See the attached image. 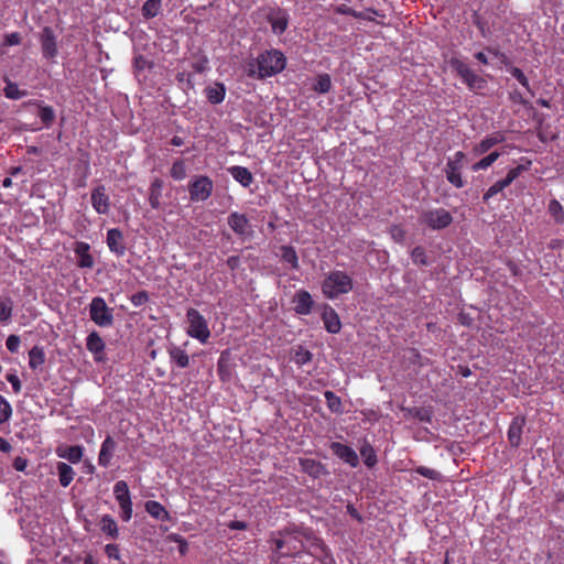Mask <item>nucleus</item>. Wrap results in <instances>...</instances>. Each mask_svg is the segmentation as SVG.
Returning <instances> with one entry per match:
<instances>
[{
  "instance_id": "6",
  "label": "nucleus",
  "mask_w": 564,
  "mask_h": 564,
  "mask_svg": "<svg viewBox=\"0 0 564 564\" xmlns=\"http://www.w3.org/2000/svg\"><path fill=\"white\" fill-rule=\"evenodd\" d=\"M187 189L192 202H205L213 194L214 182L207 175H194L187 184Z\"/></svg>"
},
{
  "instance_id": "32",
  "label": "nucleus",
  "mask_w": 564,
  "mask_h": 564,
  "mask_svg": "<svg viewBox=\"0 0 564 564\" xmlns=\"http://www.w3.org/2000/svg\"><path fill=\"white\" fill-rule=\"evenodd\" d=\"M324 397L326 400L327 408L330 412L341 414L343 413V402L341 399L336 395L333 391H325Z\"/></svg>"
},
{
  "instance_id": "23",
  "label": "nucleus",
  "mask_w": 564,
  "mask_h": 564,
  "mask_svg": "<svg viewBox=\"0 0 564 564\" xmlns=\"http://www.w3.org/2000/svg\"><path fill=\"white\" fill-rule=\"evenodd\" d=\"M144 508L145 511L155 520L163 522L171 520L170 512L159 501L149 500L145 502Z\"/></svg>"
},
{
  "instance_id": "43",
  "label": "nucleus",
  "mask_w": 564,
  "mask_h": 564,
  "mask_svg": "<svg viewBox=\"0 0 564 564\" xmlns=\"http://www.w3.org/2000/svg\"><path fill=\"white\" fill-rule=\"evenodd\" d=\"M217 372L221 381H228L230 379L231 372L228 360L225 358V352H223L218 359Z\"/></svg>"
},
{
  "instance_id": "34",
  "label": "nucleus",
  "mask_w": 564,
  "mask_h": 564,
  "mask_svg": "<svg viewBox=\"0 0 564 564\" xmlns=\"http://www.w3.org/2000/svg\"><path fill=\"white\" fill-rule=\"evenodd\" d=\"M530 166H531V161L525 160V163L519 164L516 167L510 169L508 171L506 177L502 180L509 186V185H511V183L513 181H516L521 175V173L528 171L530 169Z\"/></svg>"
},
{
  "instance_id": "56",
  "label": "nucleus",
  "mask_w": 564,
  "mask_h": 564,
  "mask_svg": "<svg viewBox=\"0 0 564 564\" xmlns=\"http://www.w3.org/2000/svg\"><path fill=\"white\" fill-rule=\"evenodd\" d=\"M21 35L18 32H12L9 34H6L4 36V45L7 46H13L19 45L21 43Z\"/></svg>"
},
{
  "instance_id": "21",
  "label": "nucleus",
  "mask_w": 564,
  "mask_h": 564,
  "mask_svg": "<svg viewBox=\"0 0 564 564\" xmlns=\"http://www.w3.org/2000/svg\"><path fill=\"white\" fill-rule=\"evenodd\" d=\"M90 317L99 326L106 325V302L101 297H95L90 304Z\"/></svg>"
},
{
  "instance_id": "22",
  "label": "nucleus",
  "mask_w": 564,
  "mask_h": 564,
  "mask_svg": "<svg viewBox=\"0 0 564 564\" xmlns=\"http://www.w3.org/2000/svg\"><path fill=\"white\" fill-rule=\"evenodd\" d=\"M228 172L243 187H249L253 182L252 173L245 166L234 165L228 169Z\"/></svg>"
},
{
  "instance_id": "47",
  "label": "nucleus",
  "mask_w": 564,
  "mask_h": 564,
  "mask_svg": "<svg viewBox=\"0 0 564 564\" xmlns=\"http://www.w3.org/2000/svg\"><path fill=\"white\" fill-rule=\"evenodd\" d=\"M12 316V302L0 296V322H8Z\"/></svg>"
},
{
  "instance_id": "53",
  "label": "nucleus",
  "mask_w": 564,
  "mask_h": 564,
  "mask_svg": "<svg viewBox=\"0 0 564 564\" xmlns=\"http://www.w3.org/2000/svg\"><path fill=\"white\" fill-rule=\"evenodd\" d=\"M20 344H21V340L18 335H10V336H8V338L6 340V347L12 354L18 352Z\"/></svg>"
},
{
  "instance_id": "9",
  "label": "nucleus",
  "mask_w": 564,
  "mask_h": 564,
  "mask_svg": "<svg viewBox=\"0 0 564 564\" xmlns=\"http://www.w3.org/2000/svg\"><path fill=\"white\" fill-rule=\"evenodd\" d=\"M113 495L120 506V518L128 522L132 517V501L126 481L119 480L113 487Z\"/></svg>"
},
{
  "instance_id": "36",
  "label": "nucleus",
  "mask_w": 564,
  "mask_h": 564,
  "mask_svg": "<svg viewBox=\"0 0 564 564\" xmlns=\"http://www.w3.org/2000/svg\"><path fill=\"white\" fill-rule=\"evenodd\" d=\"M61 457L67 459L68 462L75 464L78 463L83 457V449L78 445L68 446L65 448L64 453L58 454Z\"/></svg>"
},
{
  "instance_id": "11",
  "label": "nucleus",
  "mask_w": 564,
  "mask_h": 564,
  "mask_svg": "<svg viewBox=\"0 0 564 564\" xmlns=\"http://www.w3.org/2000/svg\"><path fill=\"white\" fill-rule=\"evenodd\" d=\"M267 20L271 25L272 32L275 35H281L289 26L290 17L284 9L278 8L269 12Z\"/></svg>"
},
{
  "instance_id": "54",
  "label": "nucleus",
  "mask_w": 564,
  "mask_h": 564,
  "mask_svg": "<svg viewBox=\"0 0 564 564\" xmlns=\"http://www.w3.org/2000/svg\"><path fill=\"white\" fill-rule=\"evenodd\" d=\"M149 301V294L147 291H139L131 296V303L135 306H142Z\"/></svg>"
},
{
  "instance_id": "51",
  "label": "nucleus",
  "mask_w": 564,
  "mask_h": 564,
  "mask_svg": "<svg viewBox=\"0 0 564 564\" xmlns=\"http://www.w3.org/2000/svg\"><path fill=\"white\" fill-rule=\"evenodd\" d=\"M404 357L411 365L417 367L424 366V362L422 361L423 357L421 356L420 351L415 348L408 349L406 355Z\"/></svg>"
},
{
  "instance_id": "24",
  "label": "nucleus",
  "mask_w": 564,
  "mask_h": 564,
  "mask_svg": "<svg viewBox=\"0 0 564 564\" xmlns=\"http://www.w3.org/2000/svg\"><path fill=\"white\" fill-rule=\"evenodd\" d=\"M164 183L161 178L155 177L149 188V203L153 209H158L161 205L162 189Z\"/></svg>"
},
{
  "instance_id": "46",
  "label": "nucleus",
  "mask_w": 564,
  "mask_h": 564,
  "mask_svg": "<svg viewBox=\"0 0 564 564\" xmlns=\"http://www.w3.org/2000/svg\"><path fill=\"white\" fill-rule=\"evenodd\" d=\"M506 187H508V185L505 183L503 180L497 181L485 192V194L482 195V200L487 203L491 197L502 192Z\"/></svg>"
},
{
  "instance_id": "14",
  "label": "nucleus",
  "mask_w": 564,
  "mask_h": 564,
  "mask_svg": "<svg viewBox=\"0 0 564 564\" xmlns=\"http://www.w3.org/2000/svg\"><path fill=\"white\" fill-rule=\"evenodd\" d=\"M506 140L503 132L497 131L486 135L480 142L473 147L475 155H482L487 153L495 145L502 143Z\"/></svg>"
},
{
  "instance_id": "33",
  "label": "nucleus",
  "mask_w": 564,
  "mask_h": 564,
  "mask_svg": "<svg viewBox=\"0 0 564 564\" xmlns=\"http://www.w3.org/2000/svg\"><path fill=\"white\" fill-rule=\"evenodd\" d=\"M500 155H501L500 152L492 151L487 156H485V158L480 159L478 162H476L471 166V170L474 172H478V171H481V170H487L488 167H490L499 159Z\"/></svg>"
},
{
  "instance_id": "44",
  "label": "nucleus",
  "mask_w": 564,
  "mask_h": 564,
  "mask_svg": "<svg viewBox=\"0 0 564 564\" xmlns=\"http://www.w3.org/2000/svg\"><path fill=\"white\" fill-rule=\"evenodd\" d=\"M360 454L364 457V462L368 467H373L377 464V455L373 447L370 444H365L360 448Z\"/></svg>"
},
{
  "instance_id": "16",
  "label": "nucleus",
  "mask_w": 564,
  "mask_h": 564,
  "mask_svg": "<svg viewBox=\"0 0 564 564\" xmlns=\"http://www.w3.org/2000/svg\"><path fill=\"white\" fill-rule=\"evenodd\" d=\"M294 311L300 315H307L312 312L314 301L312 295L306 290H300L295 293L294 299Z\"/></svg>"
},
{
  "instance_id": "35",
  "label": "nucleus",
  "mask_w": 564,
  "mask_h": 564,
  "mask_svg": "<svg viewBox=\"0 0 564 564\" xmlns=\"http://www.w3.org/2000/svg\"><path fill=\"white\" fill-rule=\"evenodd\" d=\"M281 258L284 262L290 263L293 269H297L299 258L295 249L292 246L281 247Z\"/></svg>"
},
{
  "instance_id": "61",
  "label": "nucleus",
  "mask_w": 564,
  "mask_h": 564,
  "mask_svg": "<svg viewBox=\"0 0 564 564\" xmlns=\"http://www.w3.org/2000/svg\"><path fill=\"white\" fill-rule=\"evenodd\" d=\"M228 268L230 270H236L238 269L239 264H240V259L238 256H230L227 261H226Z\"/></svg>"
},
{
  "instance_id": "1",
  "label": "nucleus",
  "mask_w": 564,
  "mask_h": 564,
  "mask_svg": "<svg viewBox=\"0 0 564 564\" xmlns=\"http://www.w3.org/2000/svg\"><path fill=\"white\" fill-rule=\"evenodd\" d=\"M274 550L272 561L274 564H290L292 560L295 562L296 557H302L304 552V544L297 536L286 533L281 538L274 540Z\"/></svg>"
},
{
  "instance_id": "58",
  "label": "nucleus",
  "mask_w": 564,
  "mask_h": 564,
  "mask_svg": "<svg viewBox=\"0 0 564 564\" xmlns=\"http://www.w3.org/2000/svg\"><path fill=\"white\" fill-rule=\"evenodd\" d=\"M227 528H228V529H230V530H239V531H242V530H247L248 524H247V522H245V521L232 520V521H229V522L227 523Z\"/></svg>"
},
{
  "instance_id": "12",
  "label": "nucleus",
  "mask_w": 564,
  "mask_h": 564,
  "mask_svg": "<svg viewBox=\"0 0 564 564\" xmlns=\"http://www.w3.org/2000/svg\"><path fill=\"white\" fill-rule=\"evenodd\" d=\"M40 43L44 58L52 59L57 55L56 36L52 28L45 26L42 30Z\"/></svg>"
},
{
  "instance_id": "26",
  "label": "nucleus",
  "mask_w": 564,
  "mask_h": 564,
  "mask_svg": "<svg viewBox=\"0 0 564 564\" xmlns=\"http://www.w3.org/2000/svg\"><path fill=\"white\" fill-rule=\"evenodd\" d=\"M169 355L171 361L178 368H187L189 366V356L183 348L173 346L169 349Z\"/></svg>"
},
{
  "instance_id": "62",
  "label": "nucleus",
  "mask_w": 564,
  "mask_h": 564,
  "mask_svg": "<svg viewBox=\"0 0 564 564\" xmlns=\"http://www.w3.org/2000/svg\"><path fill=\"white\" fill-rule=\"evenodd\" d=\"M347 512L354 518L356 519L358 522H362V517L361 514L358 512V510L351 505H347Z\"/></svg>"
},
{
  "instance_id": "63",
  "label": "nucleus",
  "mask_w": 564,
  "mask_h": 564,
  "mask_svg": "<svg viewBox=\"0 0 564 564\" xmlns=\"http://www.w3.org/2000/svg\"><path fill=\"white\" fill-rule=\"evenodd\" d=\"M108 558L119 560V550L117 545L108 544Z\"/></svg>"
},
{
  "instance_id": "37",
  "label": "nucleus",
  "mask_w": 564,
  "mask_h": 564,
  "mask_svg": "<svg viewBox=\"0 0 564 564\" xmlns=\"http://www.w3.org/2000/svg\"><path fill=\"white\" fill-rule=\"evenodd\" d=\"M102 191L104 186H100L91 195L93 206L99 214L106 213V197Z\"/></svg>"
},
{
  "instance_id": "31",
  "label": "nucleus",
  "mask_w": 564,
  "mask_h": 564,
  "mask_svg": "<svg viewBox=\"0 0 564 564\" xmlns=\"http://www.w3.org/2000/svg\"><path fill=\"white\" fill-rule=\"evenodd\" d=\"M547 210L556 224H564V208L557 199L553 198L550 200Z\"/></svg>"
},
{
  "instance_id": "3",
  "label": "nucleus",
  "mask_w": 564,
  "mask_h": 564,
  "mask_svg": "<svg viewBox=\"0 0 564 564\" xmlns=\"http://www.w3.org/2000/svg\"><path fill=\"white\" fill-rule=\"evenodd\" d=\"M258 78L263 79L281 73L286 66L284 54L275 48L267 50L256 59Z\"/></svg>"
},
{
  "instance_id": "15",
  "label": "nucleus",
  "mask_w": 564,
  "mask_h": 564,
  "mask_svg": "<svg viewBox=\"0 0 564 564\" xmlns=\"http://www.w3.org/2000/svg\"><path fill=\"white\" fill-rule=\"evenodd\" d=\"M322 321L325 329L330 334H338L341 329V323L337 312L329 305H325L322 313Z\"/></svg>"
},
{
  "instance_id": "29",
  "label": "nucleus",
  "mask_w": 564,
  "mask_h": 564,
  "mask_svg": "<svg viewBox=\"0 0 564 564\" xmlns=\"http://www.w3.org/2000/svg\"><path fill=\"white\" fill-rule=\"evenodd\" d=\"M45 362V352L43 347L34 346L29 351V366L32 370H37Z\"/></svg>"
},
{
  "instance_id": "8",
  "label": "nucleus",
  "mask_w": 564,
  "mask_h": 564,
  "mask_svg": "<svg viewBox=\"0 0 564 564\" xmlns=\"http://www.w3.org/2000/svg\"><path fill=\"white\" fill-rule=\"evenodd\" d=\"M465 159L466 154L463 151H457L454 153L453 158L447 160L444 169L446 180L456 188H463L465 186V181L462 175Z\"/></svg>"
},
{
  "instance_id": "20",
  "label": "nucleus",
  "mask_w": 564,
  "mask_h": 564,
  "mask_svg": "<svg viewBox=\"0 0 564 564\" xmlns=\"http://www.w3.org/2000/svg\"><path fill=\"white\" fill-rule=\"evenodd\" d=\"M108 248L118 257L124 254L126 245L123 241V236L118 229L108 230Z\"/></svg>"
},
{
  "instance_id": "42",
  "label": "nucleus",
  "mask_w": 564,
  "mask_h": 564,
  "mask_svg": "<svg viewBox=\"0 0 564 564\" xmlns=\"http://www.w3.org/2000/svg\"><path fill=\"white\" fill-rule=\"evenodd\" d=\"M335 12L338 13V14H343V15H349V17H352L355 19H362V20L373 21V18L365 17L362 12L356 11L355 9H352L351 7H349L347 4L337 6L336 9H335Z\"/></svg>"
},
{
  "instance_id": "40",
  "label": "nucleus",
  "mask_w": 564,
  "mask_h": 564,
  "mask_svg": "<svg viewBox=\"0 0 564 564\" xmlns=\"http://www.w3.org/2000/svg\"><path fill=\"white\" fill-rule=\"evenodd\" d=\"M162 0H148L142 7V14L147 19L158 15L161 8Z\"/></svg>"
},
{
  "instance_id": "10",
  "label": "nucleus",
  "mask_w": 564,
  "mask_h": 564,
  "mask_svg": "<svg viewBox=\"0 0 564 564\" xmlns=\"http://www.w3.org/2000/svg\"><path fill=\"white\" fill-rule=\"evenodd\" d=\"M229 228L242 240L250 239L253 230L246 214L232 212L227 217Z\"/></svg>"
},
{
  "instance_id": "50",
  "label": "nucleus",
  "mask_w": 564,
  "mask_h": 564,
  "mask_svg": "<svg viewBox=\"0 0 564 564\" xmlns=\"http://www.w3.org/2000/svg\"><path fill=\"white\" fill-rule=\"evenodd\" d=\"M12 414L10 403L0 394V424L7 422Z\"/></svg>"
},
{
  "instance_id": "38",
  "label": "nucleus",
  "mask_w": 564,
  "mask_h": 564,
  "mask_svg": "<svg viewBox=\"0 0 564 564\" xmlns=\"http://www.w3.org/2000/svg\"><path fill=\"white\" fill-rule=\"evenodd\" d=\"M312 352L305 348H303L302 346H297L295 349H294V352H293V356H292V360L297 365V366H304L306 365L307 362H310L312 360Z\"/></svg>"
},
{
  "instance_id": "7",
  "label": "nucleus",
  "mask_w": 564,
  "mask_h": 564,
  "mask_svg": "<svg viewBox=\"0 0 564 564\" xmlns=\"http://www.w3.org/2000/svg\"><path fill=\"white\" fill-rule=\"evenodd\" d=\"M453 223L452 214L445 208H433L423 210L420 215V224L432 230H442Z\"/></svg>"
},
{
  "instance_id": "18",
  "label": "nucleus",
  "mask_w": 564,
  "mask_h": 564,
  "mask_svg": "<svg viewBox=\"0 0 564 564\" xmlns=\"http://www.w3.org/2000/svg\"><path fill=\"white\" fill-rule=\"evenodd\" d=\"M300 466L302 471L315 479L327 474L326 467L321 462L312 458H301Z\"/></svg>"
},
{
  "instance_id": "60",
  "label": "nucleus",
  "mask_w": 564,
  "mask_h": 564,
  "mask_svg": "<svg viewBox=\"0 0 564 564\" xmlns=\"http://www.w3.org/2000/svg\"><path fill=\"white\" fill-rule=\"evenodd\" d=\"M134 66L138 70H142L151 65L143 56H137L134 57Z\"/></svg>"
},
{
  "instance_id": "64",
  "label": "nucleus",
  "mask_w": 564,
  "mask_h": 564,
  "mask_svg": "<svg viewBox=\"0 0 564 564\" xmlns=\"http://www.w3.org/2000/svg\"><path fill=\"white\" fill-rule=\"evenodd\" d=\"M510 98L514 102H518V104H521V105H525L527 104V100L522 97V95L518 90H514L513 93H511L510 94Z\"/></svg>"
},
{
  "instance_id": "52",
  "label": "nucleus",
  "mask_w": 564,
  "mask_h": 564,
  "mask_svg": "<svg viewBox=\"0 0 564 564\" xmlns=\"http://www.w3.org/2000/svg\"><path fill=\"white\" fill-rule=\"evenodd\" d=\"M415 473L427 478L431 480H435L438 478L440 474L435 469L425 467V466H419L415 468Z\"/></svg>"
},
{
  "instance_id": "57",
  "label": "nucleus",
  "mask_w": 564,
  "mask_h": 564,
  "mask_svg": "<svg viewBox=\"0 0 564 564\" xmlns=\"http://www.w3.org/2000/svg\"><path fill=\"white\" fill-rule=\"evenodd\" d=\"M414 416L419 419L421 422L430 423L432 421V415L429 411L423 409H416L414 412Z\"/></svg>"
},
{
  "instance_id": "48",
  "label": "nucleus",
  "mask_w": 564,
  "mask_h": 564,
  "mask_svg": "<svg viewBox=\"0 0 564 564\" xmlns=\"http://www.w3.org/2000/svg\"><path fill=\"white\" fill-rule=\"evenodd\" d=\"M411 259L415 264H420V265L429 264L425 249L421 246H416L415 248H413V250L411 252Z\"/></svg>"
},
{
  "instance_id": "13",
  "label": "nucleus",
  "mask_w": 564,
  "mask_h": 564,
  "mask_svg": "<svg viewBox=\"0 0 564 564\" xmlns=\"http://www.w3.org/2000/svg\"><path fill=\"white\" fill-rule=\"evenodd\" d=\"M330 449L335 456L347 463L351 467H357L359 464V458L357 453L348 445L333 442L330 443Z\"/></svg>"
},
{
  "instance_id": "30",
  "label": "nucleus",
  "mask_w": 564,
  "mask_h": 564,
  "mask_svg": "<svg viewBox=\"0 0 564 564\" xmlns=\"http://www.w3.org/2000/svg\"><path fill=\"white\" fill-rule=\"evenodd\" d=\"M3 94L8 99L19 100L25 97L28 95V91L20 89L18 84L6 78V87L3 89Z\"/></svg>"
},
{
  "instance_id": "4",
  "label": "nucleus",
  "mask_w": 564,
  "mask_h": 564,
  "mask_svg": "<svg viewBox=\"0 0 564 564\" xmlns=\"http://www.w3.org/2000/svg\"><path fill=\"white\" fill-rule=\"evenodd\" d=\"M449 65L470 91L479 94L487 87V80L484 77L476 74L468 66V64L462 61L460 58L452 57L449 59Z\"/></svg>"
},
{
  "instance_id": "28",
  "label": "nucleus",
  "mask_w": 564,
  "mask_h": 564,
  "mask_svg": "<svg viewBox=\"0 0 564 564\" xmlns=\"http://www.w3.org/2000/svg\"><path fill=\"white\" fill-rule=\"evenodd\" d=\"M86 346L87 349L95 355L96 359H101L99 355L102 354L105 344L96 332L88 335Z\"/></svg>"
},
{
  "instance_id": "27",
  "label": "nucleus",
  "mask_w": 564,
  "mask_h": 564,
  "mask_svg": "<svg viewBox=\"0 0 564 564\" xmlns=\"http://www.w3.org/2000/svg\"><path fill=\"white\" fill-rule=\"evenodd\" d=\"M57 474H58V481L62 487H67L70 485V482L74 479L75 471L72 466H69L66 463L59 462L57 463Z\"/></svg>"
},
{
  "instance_id": "2",
  "label": "nucleus",
  "mask_w": 564,
  "mask_h": 564,
  "mask_svg": "<svg viewBox=\"0 0 564 564\" xmlns=\"http://www.w3.org/2000/svg\"><path fill=\"white\" fill-rule=\"evenodd\" d=\"M354 289L352 278L340 270L330 271L322 282V292L326 299L335 300Z\"/></svg>"
},
{
  "instance_id": "49",
  "label": "nucleus",
  "mask_w": 564,
  "mask_h": 564,
  "mask_svg": "<svg viewBox=\"0 0 564 564\" xmlns=\"http://www.w3.org/2000/svg\"><path fill=\"white\" fill-rule=\"evenodd\" d=\"M509 73L521 84V86H523L529 93H532L529 79L519 67L511 66L509 68Z\"/></svg>"
},
{
  "instance_id": "45",
  "label": "nucleus",
  "mask_w": 564,
  "mask_h": 564,
  "mask_svg": "<svg viewBox=\"0 0 564 564\" xmlns=\"http://www.w3.org/2000/svg\"><path fill=\"white\" fill-rule=\"evenodd\" d=\"M332 88V80L328 74H322L317 77L314 84V90L321 94H326Z\"/></svg>"
},
{
  "instance_id": "55",
  "label": "nucleus",
  "mask_w": 564,
  "mask_h": 564,
  "mask_svg": "<svg viewBox=\"0 0 564 564\" xmlns=\"http://www.w3.org/2000/svg\"><path fill=\"white\" fill-rule=\"evenodd\" d=\"M6 379L11 383L14 393H20L22 389L21 381L15 373H7Z\"/></svg>"
},
{
  "instance_id": "5",
  "label": "nucleus",
  "mask_w": 564,
  "mask_h": 564,
  "mask_svg": "<svg viewBox=\"0 0 564 564\" xmlns=\"http://www.w3.org/2000/svg\"><path fill=\"white\" fill-rule=\"evenodd\" d=\"M186 321L188 324L187 335L202 344H206L210 337L207 319L199 311L191 307L186 311Z\"/></svg>"
},
{
  "instance_id": "41",
  "label": "nucleus",
  "mask_w": 564,
  "mask_h": 564,
  "mask_svg": "<svg viewBox=\"0 0 564 564\" xmlns=\"http://www.w3.org/2000/svg\"><path fill=\"white\" fill-rule=\"evenodd\" d=\"M37 117L45 127H50L55 120V111L51 106H40Z\"/></svg>"
},
{
  "instance_id": "59",
  "label": "nucleus",
  "mask_w": 564,
  "mask_h": 564,
  "mask_svg": "<svg viewBox=\"0 0 564 564\" xmlns=\"http://www.w3.org/2000/svg\"><path fill=\"white\" fill-rule=\"evenodd\" d=\"M118 525L113 519L108 518V538L117 539Z\"/></svg>"
},
{
  "instance_id": "25",
  "label": "nucleus",
  "mask_w": 564,
  "mask_h": 564,
  "mask_svg": "<svg viewBox=\"0 0 564 564\" xmlns=\"http://www.w3.org/2000/svg\"><path fill=\"white\" fill-rule=\"evenodd\" d=\"M226 96V87L223 83H216L214 86L206 88V97L213 105H218L224 101Z\"/></svg>"
},
{
  "instance_id": "39",
  "label": "nucleus",
  "mask_w": 564,
  "mask_h": 564,
  "mask_svg": "<svg viewBox=\"0 0 564 564\" xmlns=\"http://www.w3.org/2000/svg\"><path fill=\"white\" fill-rule=\"evenodd\" d=\"M170 175L174 181H183L186 177V165L183 160L173 162L170 169Z\"/></svg>"
},
{
  "instance_id": "17",
  "label": "nucleus",
  "mask_w": 564,
  "mask_h": 564,
  "mask_svg": "<svg viewBox=\"0 0 564 564\" xmlns=\"http://www.w3.org/2000/svg\"><path fill=\"white\" fill-rule=\"evenodd\" d=\"M525 419L523 416H516L511 421L508 429V441L512 447H518L521 443V435Z\"/></svg>"
},
{
  "instance_id": "19",
  "label": "nucleus",
  "mask_w": 564,
  "mask_h": 564,
  "mask_svg": "<svg viewBox=\"0 0 564 564\" xmlns=\"http://www.w3.org/2000/svg\"><path fill=\"white\" fill-rule=\"evenodd\" d=\"M90 246L87 242L78 241L75 243L74 252L77 258V264L80 268H91L94 260L89 253Z\"/></svg>"
}]
</instances>
